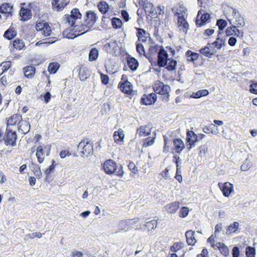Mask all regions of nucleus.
<instances>
[{
	"label": "nucleus",
	"instance_id": "12",
	"mask_svg": "<svg viewBox=\"0 0 257 257\" xmlns=\"http://www.w3.org/2000/svg\"><path fill=\"white\" fill-rule=\"evenodd\" d=\"M201 10L199 11L196 18L195 23L197 27L204 26L210 18V15L209 14H203Z\"/></svg>",
	"mask_w": 257,
	"mask_h": 257
},
{
	"label": "nucleus",
	"instance_id": "47",
	"mask_svg": "<svg viewBox=\"0 0 257 257\" xmlns=\"http://www.w3.org/2000/svg\"><path fill=\"white\" fill-rule=\"evenodd\" d=\"M42 235H43V234L42 233H40V232H34V233H29V234H28L26 235L25 237V239L26 240H28V239H33L35 237H38V238H41L42 237Z\"/></svg>",
	"mask_w": 257,
	"mask_h": 257
},
{
	"label": "nucleus",
	"instance_id": "62",
	"mask_svg": "<svg viewBox=\"0 0 257 257\" xmlns=\"http://www.w3.org/2000/svg\"><path fill=\"white\" fill-rule=\"evenodd\" d=\"M117 43L116 41H114L112 42H109L104 45V48L106 49V50H107L108 48H112L113 49H114Z\"/></svg>",
	"mask_w": 257,
	"mask_h": 257
},
{
	"label": "nucleus",
	"instance_id": "29",
	"mask_svg": "<svg viewBox=\"0 0 257 257\" xmlns=\"http://www.w3.org/2000/svg\"><path fill=\"white\" fill-rule=\"evenodd\" d=\"M210 44L217 51V50H220L223 46L225 45V41L224 39L217 38L215 42L210 43Z\"/></svg>",
	"mask_w": 257,
	"mask_h": 257
},
{
	"label": "nucleus",
	"instance_id": "14",
	"mask_svg": "<svg viewBox=\"0 0 257 257\" xmlns=\"http://www.w3.org/2000/svg\"><path fill=\"white\" fill-rule=\"evenodd\" d=\"M176 15H178V27L179 31H183V32H187L189 28V24L184 18V16L183 15L180 16L178 12H177Z\"/></svg>",
	"mask_w": 257,
	"mask_h": 257
},
{
	"label": "nucleus",
	"instance_id": "30",
	"mask_svg": "<svg viewBox=\"0 0 257 257\" xmlns=\"http://www.w3.org/2000/svg\"><path fill=\"white\" fill-rule=\"evenodd\" d=\"M31 12L29 9L27 8H22L20 11V16L21 20L26 21L31 18Z\"/></svg>",
	"mask_w": 257,
	"mask_h": 257
},
{
	"label": "nucleus",
	"instance_id": "17",
	"mask_svg": "<svg viewBox=\"0 0 257 257\" xmlns=\"http://www.w3.org/2000/svg\"><path fill=\"white\" fill-rule=\"evenodd\" d=\"M118 87L122 92L126 94H131L133 91V85L128 81L120 82Z\"/></svg>",
	"mask_w": 257,
	"mask_h": 257
},
{
	"label": "nucleus",
	"instance_id": "45",
	"mask_svg": "<svg viewBox=\"0 0 257 257\" xmlns=\"http://www.w3.org/2000/svg\"><path fill=\"white\" fill-rule=\"evenodd\" d=\"M245 254L246 257H255V248L251 246H247L245 249Z\"/></svg>",
	"mask_w": 257,
	"mask_h": 257
},
{
	"label": "nucleus",
	"instance_id": "40",
	"mask_svg": "<svg viewBox=\"0 0 257 257\" xmlns=\"http://www.w3.org/2000/svg\"><path fill=\"white\" fill-rule=\"evenodd\" d=\"M11 66V62L10 61L3 62L0 65V75L7 71Z\"/></svg>",
	"mask_w": 257,
	"mask_h": 257
},
{
	"label": "nucleus",
	"instance_id": "57",
	"mask_svg": "<svg viewBox=\"0 0 257 257\" xmlns=\"http://www.w3.org/2000/svg\"><path fill=\"white\" fill-rule=\"evenodd\" d=\"M84 33H80V34L76 35L75 33H62L63 37L68 39H74Z\"/></svg>",
	"mask_w": 257,
	"mask_h": 257
},
{
	"label": "nucleus",
	"instance_id": "54",
	"mask_svg": "<svg viewBox=\"0 0 257 257\" xmlns=\"http://www.w3.org/2000/svg\"><path fill=\"white\" fill-rule=\"evenodd\" d=\"M219 250L223 255L227 256L229 255V250L226 245L224 244L222 246H219Z\"/></svg>",
	"mask_w": 257,
	"mask_h": 257
},
{
	"label": "nucleus",
	"instance_id": "27",
	"mask_svg": "<svg viewBox=\"0 0 257 257\" xmlns=\"http://www.w3.org/2000/svg\"><path fill=\"white\" fill-rule=\"evenodd\" d=\"M127 64L129 68L133 71L136 70L139 66L138 61L135 58L130 56L127 58Z\"/></svg>",
	"mask_w": 257,
	"mask_h": 257
},
{
	"label": "nucleus",
	"instance_id": "33",
	"mask_svg": "<svg viewBox=\"0 0 257 257\" xmlns=\"http://www.w3.org/2000/svg\"><path fill=\"white\" fill-rule=\"evenodd\" d=\"M30 168L36 177L39 179L41 178L42 173L40 170V167L38 165L32 163Z\"/></svg>",
	"mask_w": 257,
	"mask_h": 257
},
{
	"label": "nucleus",
	"instance_id": "15",
	"mask_svg": "<svg viewBox=\"0 0 257 257\" xmlns=\"http://www.w3.org/2000/svg\"><path fill=\"white\" fill-rule=\"evenodd\" d=\"M199 52L205 57L210 58L212 56L215 55L216 50L215 48L211 46L210 43H208L204 48H201Z\"/></svg>",
	"mask_w": 257,
	"mask_h": 257
},
{
	"label": "nucleus",
	"instance_id": "7",
	"mask_svg": "<svg viewBox=\"0 0 257 257\" xmlns=\"http://www.w3.org/2000/svg\"><path fill=\"white\" fill-rule=\"evenodd\" d=\"M78 150L80 151L81 156L83 158L92 155L93 152L92 145L88 141H81L78 145Z\"/></svg>",
	"mask_w": 257,
	"mask_h": 257
},
{
	"label": "nucleus",
	"instance_id": "5",
	"mask_svg": "<svg viewBox=\"0 0 257 257\" xmlns=\"http://www.w3.org/2000/svg\"><path fill=\"white\" fill-rule=\"evenodd\" d=\"M159 48L158 55V65L159 67H164L167 65L168 55L167 52L164 50L162 46L159 47L155 46L152 47L151 50H154L155 52L158 50Z\"/></svg>",
	"mask_w": 257,
	"mask_h": 257
},
{
	"label": "nucleus",
	"instance_id": "41",
	"mask_svg": "<svg viewBox=\"0 0 257 257\" xmlns=\"http://www.w3.org/2000/svg\"><path fill=\"white\" fill-rule=\"evenodd\" d=\"M98 56V50L96 48H93L90 51L89 54V60L90 61H94L97 59Z\"/></svg>",
	"mask_w": 257,
	"mask_h": 257
},
{
	"label": "nucleus",
	"instance_id": "36",
	"mask_svg": "<svg viewBox=\"0 0 257 257\" xmlns=\"http://www.w3.org/2000/svg\"><path fill=\"white\" fill-rule=\"evenodd\" d=\"M36 155L39 163H42L44 160V150L42 146H40L37 148Z\"/></svg>",
	"mask_w": 257,
	"mask_h": 257
},
{
	"label": "nucleus",
	"instance_id": "61",
	"mask_svg": "<svg viewBox=\"0 0 257 257\" xmlns=\"http://www.w3.org/2000/svg\"><path fill=\"white\" fill-rule=\"evenodd\" d=\"M101 80L102 84L106 85L109 82V77L107 75L101 74Z\"/></svg>",
	"mask_w": 257,
	"mask_h": 257
},
{
	"label": "nucleus",
	"instance_id": "60",
	"mask_svg": "<svg viewBox=\"0 0 257 257\" xmlns=\"http://www.w3.org/2000/svg\"><path fill=\"white\" fill-rule=\"evenodd\" d=\"M199 154L200 155H204L208 151V148L206 145H201L199 148Z\"/></svg>",
	"mask_w": 257,
	"mask_h": 257
},
{
	"label": "nucleus",
	"instance_id": "37",
	"mask_svg": "<svg viewBox=\"0 0 257 257\" xmlns=\"http://www.w3.org/2000/svg\"><path fill=\"white\" fill-rule=\"evenodd\" d=\"M59 66L60 65L57 62L50 63L48 67V71L50 74H55L58 70Z\"/></svg>",
	"mask_w": 257,
	"mask_h": 257
},
{
	"label": "nucleus",
	"instance_id": "26",
	"mask_svg": "<svg viewBox=\"0 0 257 257\" xmlns=\"http://www.w3.org/2000/svg\"><path fill=\"white\" fill-rule=\"evenodd\" d=\"M194 231L190 230L187 231L185 233V236L186 238V241L189 245H193L195 244L196 240L194 237Z\"/></svg>",
	"mask_w": 257,
	"mask_h": 257
},
{
	"label": "nucleus",
	"instance_id": "32",
	"mask_svg": "<svg viewBox=\"0 0 257 257\" xmlns=\"http://www.w3.org/2000/svg\"><path fill=\"white\" fill-rule=\"evenodd\" d=\"M209 92L207 89H202L198 90L196 92H193L190 95V97L194 98H199L203 96H207Z\"/></svg>",
	"mask_w": 257,
	"mask_h": 257
},
{
	"label": "nucleus",
	"instance_id": "48",
	"mask_svg": "<svg viewBox=\"0 0 257 257\" xmlns=\"http://www.w3.org/2000/svg\"><path fill=\"white\" fill-rule=\"evenodd\" d=\"M227 22L223 19H219L216 22V25L220 31L223 30L227 26Z\"/></svg>",
	"mask_w": 257,
	"mask_h": 257
},
{
	"label": "nucleus",
	"instance_id": "6",
	"mask_svg": "<svg viewBox=\"0 0 257 257\" xmlns=\"http://www.w3.org/2000/svg\"><path fill=\"white\" fill-rule=\"evenodd\" d=\"M17 134L13 132L10 126H7L3 140L6 146L14 147L16 146Z\"/></svg>",
	"mask_w": 257,
	"mask_h": 257
},
{
	"label": "nucleus",
	"instance_id": "9",
	"mask_svg": "<svg viewBox=\"0 0 257 257\" xmlns=\"http://www.w3.org/2000/svg\"><path fill=\"white\" fill-rule=\"evenodd\" d=\"M138 223L136 226L135 229L136 230H144L146 229L149 231H152L154 230L157 226L158 222L157 220L153 219L151 220H149V219H146L145 221V223L144 225Z\"/></svg>",
	"mask_w": 257,
	"mask_h": 257
},
{
	"label": "nucleus",
	"instance_id": "44",
	"mask_svg": "<svg viewBox=\"0 0 257 257\" xmlns=\"http://www.w3.org/2000/svg\"><path fill=\"white\" fill-rule=\"evenodd\" d=\"M111 24L113 28L117 29L121 27L122 23L120 19L117 18H113L111 19Z\"/></svg>",
	"mask_w": 257,
	"mask_h": 257
},
{
	"label": "nucleus",
	"instance_id": "58",
	"mask_svg": "<svg viewBox=\"0 0 257 257\" xmlns=\"http://www.w3.org/2000/svg\"><path fill=\"white\" fill-rule=\"evenodd\" d=\"M130 171L134 174H137L138 173V170L133 162H130L128 165Z\"/></svg>",
	"mask_w": 257,
	"mask_h": 257
},
{
	"label": "nucleus",
	"instance_id": "35",
	"mask_svg": "<svg viewBox=\"0 0 257 257\" xmlns=\"http://www.w3.org/2000/svg\"><path fill=\"white\" fill-rule=\"evenodd\" d=\"M239 223L237 222H234L233 223L230 224L226 229V234H230L232 233L235 232L238 229Z\"/></svg>",
	"mask_w": 257,
	"mask_h": 257
},
{
	"label": "nucleus",
	"instance_id": "21",
	"mask_svg": "<svg viewBox=\"0 0 257 257\" xmlns=\"http://www.w3.org/2000/svg\"><path fill=\"white\" fill-rule=\"evenodd\" d=\"M179 204L178 201H174L165 205L164 209L167 213L173 214L175 213L179 208Z\"/></svg>",
	"mask_w": 257,
	"mask_h": 257
},
{
	"label": "nucleus",
	"instance_id": "39",
	"mask_svg": "<svg viewBox=\"0 0 257 257\" xmlns=\"http://www.w3.org/2000/svg\"><path fill=\"white\" fill-rule=\"evenodd\" d=\"M98 8L99 11L102 13H106L108 10V5L104 1L100 2L98 4Z\"/></svg>",
	"mask_w": 257,
	"mask_h": 257
},
{
	"label": "nucleus",
	"instance_id": "28",
	"mask_svg": "<svg viewBox=\"0 0 257 257\" xmlns=\"http://www.w3.org/2000/svg\"><path fill=\"white\" fill-rule=\"evenodd\" d=\"M21 124L19 127V131L23 134H26L30 130V124L27 121H22Z\"/></svg>",
	"mask_w": 257,
	"mask_h": 257
},
{
	"label": "nucleus",
	"instance_id": "51",
	"mask_svg": "<svg viewBox=\"0 0 257 257\" xmlns=\"http://www.w3.org/2000/svg\"><path fill=\"white\" fill-rule=\"evenodd\" d=\"M14 47L17 49L21 50L24 47V44L22 40L18 39L14 41Z\"/></svg>",
	"mask_w": 257,
	"mask_h": 257
},
{
	"label": "nucleus",
	"instance_id": "50",
	"mask_svg": "<svg viewBox=\"0 0 257 257\" xmlns=\"http://www.w3.org/2000/svg\"><path fill=\"white\" fill-rule=\"evenodd\" d=\"M251 166V163L248 159H246L243 164L241 166L240 169L242 171H247Z\"/></svg>",
	"mask_w": 257,
	"mask_h": 257
},
{
	"label": "nucleus",
	"instance_id": "42",
	"mask_svg": "<svg viewBox=\"0 0 257 257\" xmlns=\"http://www.w3.org/2000/svg\"><path fill=\"white\" fill-rule=\"evenodd\" d=\"M79 75L80 79L81 81H85L88 77V74L87 73V69L85 67H81L80 68Z\"/></svg>",
	"mask_w": 257,
	"mask_h": 257
},
{
	"label": "nucleus",
	"instance_id": "11",
	"mask_svg": "<svg viewBox=\"0 0 257 257\" xmlns=\"http://www.w3.org/2000/svg\"><path fill=\"white\" fill-rule=\"evenodd\" d=\"M197 142V135L193 131H189L186 134V143L187 149L190 151L195 146V143Z\"/></svg>",
	"mask_w": 257,
	"mask_h": 257
},
{
	"label": "nucleus",
	"instance_id": "55",
	"mask_svg": "<svg viewBox=\"0 0 257 257\" xmlns=\"http://www.w3.org/2000/svg\"><path fill=\"white\" fill-rule=\"evenodd\" d=\"M183 247L181 242H175L171 247L170 250L173 252H176Z\"/></svg>",
	"mask_w": 257,
	"mask_h": 257
},
{
	"label": "nucleus",
	"instance_id": "46",
	"mask_svg": "<svg viewBox=\"0 0 257 257\" xmlns=\"http://www.w3.org/2000/svg\"><path fill=\"white\" fill-rule=\"evenodd\" d=\"M155 140V137L153 138L148 137L144 139L143 146L144 147H148L149 146H152L154 143Z\"/></svg>",
	"mask_w": 257,
	"mask_h": 257
},
{
	"label": "nucleus",
	"instance_id": "23",
	"mask_svg": "<svg viewBox=\"0 0 257 257\" xmlns=\"http://www.w3.org/2000/svg\"><path fill=\"white\" fill-rule=\"evenodd\" d=\"M113 137L116 143L120 144L123 142L124 137L123 130L121 128H119L118 131L114 132Z\"/></svg>",
	"mask_w": 257,
	"mask_h": 257
},
{
	"label": "nucleus",
	"instance_id": "19",
	"mask_svg": "<svg viewBox=\"0 0 257 257\" xmlns=\"http://www.w3.org/2000/svg\"><path fill=\"white\" fill-rule=\"evenodd\" d=\"M174 150L176 153L180 154L185 149V144L181 139H175L173 140Z\"/></svg>",
	"mask_w": 257,
	"mask_h": 257
},
{
	"label": "nucleus",
	"instance_id": "25",
	"mask_svg": "<svg viewBox=\"0 0 257 257\" xmlns=\"http://www.w3.org/2000/svg\"><path fill=\"white\" fill-rule=\"evenodd\" d=\"M25 76L28 78H32L35 74L36 68L33 66H28L24 68Z\"/></svg>",
	"mask_w": 257,
	"mask_h": 257
},
{
	"label": "nucleus",
	"instance_id": "22",
	"mask_svg": "<svg viewBox=\"0 0 257 257\" xmlns=\"http://www.w3.org/2000/svg\"><path fill=\"white\" fill-rule=\"evenodd\" d=\"M12 7L9 4H3L0 7V12L4 15L5 19L10 15L11 16Z\"/></svg>",
	"mask_w": 257,
	"mask_h": 257
},
{
	"label": "nucleus",
	"instance_id": "52",
	"mask_svg": "<svg viewBox=\"0 0 257 257\" xmlns=\"http://www.w3.org/2000/svg\"><path fill=\"white\" fill-rule=\"evenodd\" d=\"M137 37L139 41L144 42L150 38V33H137Z\"/></svg>",
	"mask_w": 257,
	"mask_h": 257
},
{
	"label": "nucleus",
	"instance_id": "49",
	"mask_svg": "<svg viewBox=\"0 0 257 257\" xmlns=\"http://www.w3.org/2000/svg\"><path fill=\"white\" fill-rule=\"evenodd\" d=\"M215 125L213 124H211L210 126H205L203 127V131L204 133L206 134H216L217 132L213 131V128L214 127Z\"/></svg>",
	"mask_w": 257,
	"mask_h": 257
},
{
	"label": "nucleus",
	"instance_id": "38",
	"mask_svg": "<svg viewBox=\"0 0 257 257\" xmlns=\"http://www.w3.org/2000/svg\"><path fill=\"white\" fill-rule=\"evenodd\" d=\"M186 56L188 61L194 62L195 60L198 59L199 54L188 50L186 52Z\"/></svg>",
	"mask_w": 257,
	"mask_h": 257
},
{
	"label": "nucleus",
	"instance_id": "18",
	"mask_svg": "<svg viewBox=\"0 0 257 257\" xmlns=\"http://www.w3.org/2000/svg\"><path fill=\"white\" fill-rule=\"evenodd\" d=\"M157 99L156 95L152 93L148 95H144L141 98L142 103L145 105H151L154 103Z\"/></svg>",
	"mask_w": 257,
	"mask_h": 257
},
{
	"label": "nucleus",
	"instance_id": "59",
	"mask_svg": "<svg viewBox=\"0 0 257 257\" xmlns=\"http://www.w3.org/2000/svg\"><path fill=\"white\" fill-rule=\"evenodd\" d=\"M240 254V250L237 246H234L232 250V257H239Z\"/></svg>",
	"mask_w": 257,
	"mask_h": 257
},
{
	"label": "nucleus",
	"instance_id": "43",
	"mask_svg": "<svg viewBox=\"0 0 257 257\" xmlns=\"http://www.w3.org/2000/svg\"><path fill=\"white\" fill-rule=\"evenodd\" d=\"M168 61H169V62H167L166 68L169 71H173L175 70L177 64L176 61L170 59H169Z\"/></svg>",
	"mask_w": 257,
	"mask_h": 257
},
{
	"label": "nucleus",
	"instance_id": "64",
	"mask_svg": "<svg viewBox=\"0 0 257 257\" xmlns=\"http://www.w3.org/2000/svg\"><path fill=\"white\" fill-rule=\"evenodd\" d=\"M250 91L252 93L257 94V82L250 85Z\"/></svg>",
	"mask_w": 257,
	"mask_h": 257
},
{
	"label": "nucleus",
	"instance_id": "53",
	"mask_svg": "<svg viewBox=\"0 0 257 257\" xmlns=\"http://www.w3.org/2000/svg\"><path fill=\"white\" fill-rule=\"evenodd\" d=\"M189 213V209L187 207H182L179 212V216L180 217L184 218L186 217Z\"/></svg>",
	"mask_w": 257,
	"mask_h": 257
},
{
	"label": "nucleus",
	"instance_id": "13",
	"mask_svg": "<svg viewBox=\"0 0 257 257\" xmlns=\"http://www.w3.org/2000/svg\"><path fill=\"white\" fill-rule=\"evenodd\" d=\"M218 185L225 197H228L233 190V185L228 182L224 183H219Z\"/></svg>",
	"mask_w": 257,
	"mask_h": 257
},
{
	"label": "nucleus",
	"instance_id": "4",
	"mask_svg": "<svg viewBox=\"0 0 257 257\" xmlns=\"http://www.w3.org/2000/svg\"><path fill=\"white\" fill-rule=\"evenodd\" d=\"M103 170L107 174H112L115 173L118 176H122L123 171L122 168H120L117 171L116 164L112 160H107L105 161L103 165Z\"/></svg>",
	"mask_w": 257,
	"mask_h": 257
},
{
	"label": "nucleus",
	"instance_id": "2",
	"mask_svg": "<svg viewBox=\"0 0 257 257\" xmlns=\"http://www.w3.org/2000/svg\"><path fill=\"white\" fill-rule=\"evenodd\" d=\"M141 221V219L139 217L121 220L118 222L116 228L113 230V232L115 233L121 231L126 232L132 228V225L137 224Z\"/></svg>",
	"mask_w": 257,
	"mask_h": 257
},
{
	"label": "nucleus",
	"instance_id": "63",
	"mask_svg": "<svg viewBox=\"0 0 257 257\" xmlns=\"http://www.w3.org/2000/svg\"><path fill=\"white\" fill-rule=\"evenodd\" d=\"M120 13H121V17H122L123 20L125 22H127L130 19L129 15H128V13L125 10H122L121 11Z\"/></svg>",
	"mask_w": 257,
	"mask_h": 257
},
{
	"label": "nucleus",
	"instance_id": "20",
	"mask_svg": "<svg viewBox=\"0 0 257 257\" xmlns=\"http://www.w3.org/2000/svg\"><path fill=\"white\" fill-rule=\"evenodd\" d=\"M151 128L150 125L140 126L137 131V134L140 137H146L150 135Z\"/></svg>",
	"mask_w": 257,
	"mask_h": 257
},
{
	"label": "nucleus",
	"instance_id": "56",
	"mask_svg": "<svg viewBox=\"0 0 257 257\" xmlns=\"http://www.w3.org/2000/svg\"><path fill=\"white\" fill-rule=\"evenodd\" d=\"M136 50L137 52L140 55H145V51L143 45L140 43H137L136 46Z\"/></svg>",
	"mask_w": 257,
	"mask_h": 257
},
{
	"label": "nucleus",
	"instance_id": "16",
	"mask_svg": "<svg viewBox=\"0 0 257 257\" xmlns=\"http://www.w3.org/2000/svg\"><path fill=\"white\" fill-rule=\"evenodd\" d=\"M36 29L37 31L43 32H51L52 30L48 23L39 20L37 22Z\"/></svg>",
	"mask_w": 257,
	"mask_h": 257
},
{
	"label": "nucleus",
	"instance_id": "31",
	"mask_svg": "<svg viewBox=\"0 0 257 257\" xmlns=\"http://www.w3.org/2000/svg\"><path fill=\"white\" fill-rule=\"evenodd\" d=\"M68 3V0H65V2H61V4L59 3V0H53L52 2V6L54 9L59 11L64 8Z\"/></svg>",
	"mask_w": 257,
	"mask_h": 257
},
{
	"label": "nucleus",
	"instance_id": "24",
	"mask_svg": "<svg viewBox=\"0 0 257 257\" xmlns=\"http://www.w3.org/2000/svg\"><path fill=\"white\" fill-rule=\"evenodd\" d=\"M21 121H22V115L19 114H14L8 119L7 126L16 125L17 122Z\"/></svg>",
	"mask_w": 257,
	"mask_h": 257
},
{
	"label": "nucleus",
	"instance_id": "1",
	"mask_svg": "<svg viewBox=\"0 0 257 257\" xmlns=\"http://www.w3.org/2000/svg\"><path fill=\"white\" fill-rule=\"evenodd\" d=\"M224 14L232 25V27H228L225 32H230V31H232V32H239L236 27H240L244 25L243 18L241 16L239 12L235 9L227 7L225 8Z\"/></svg>",
	"mask_w": 257,
	"mask_h": 257
},
{
	"label": "nucleus",
	"instance_id": "10",
	"mask_svg": "<svg viewBox=\"0 0 257 257\" xmlns=\"http://www.w3.org/2000/svg\"><path fill=\"white\" fill-rule=\"evenodd\" d=\"M86 16L85 22L89 26H84L83 29L78 30V32H80L82 31H83V32H88L89 31L88 28L90 26H92L97 21V17L96 14L93 12L91 11H88L86 13Z\"/></svg>",
	"mask_w": 257,
	"mask_h": 257
},
{
	"label": "nucleus",
	"instance_id": "8",
	"mask_svg": "<svg viewBox=\"0 0 257 257\" xmlns=\"http://www.w3.org/2000/svg\"><path fill=\"white\" fill-rule=\"evenodd\" d=\"M81 14L77 9H73L71 11L70 15H65L63 18V20L66 23H68L72 27H75V21L77 19H80L81 18Z\"/></svg>",
	"mask_w": 257,
	"mask_h": 257
},
{
	"label": "nucleus",
	"instance_id": "3",
	"mask_svg": "<svg viewBox=\"0 0 257 257\" xmlns=\"http://www.w3.org/2000/svg\"><path fill=\"white\" fill-rule=\"evenodd\" d=\"M153 89L156 93L163 96V100L165 101L169 100V92L170 91V87L169 85H165L160 81H157L153 85Z\"/></svg>",
	"mask_w": 257,
	"mask_h": 257
},
{
	"label": "nucleus",
	"instance_id": "34",
	"mask_svg": "<svg viewBox=\"0 0 257 257\" xmlns=\"http://www.w3.org/2000/svg\"><path fill=\"white\" fill-rule=\"evenodd\" d=\"M58 39L55 37H51L46 39H44L43 40L38 41L36 44V46H40L42 44H50L56 42Z\"/></svg>",
	"mask_w": 257,
	"mask_h": 257
}]
</instances>
